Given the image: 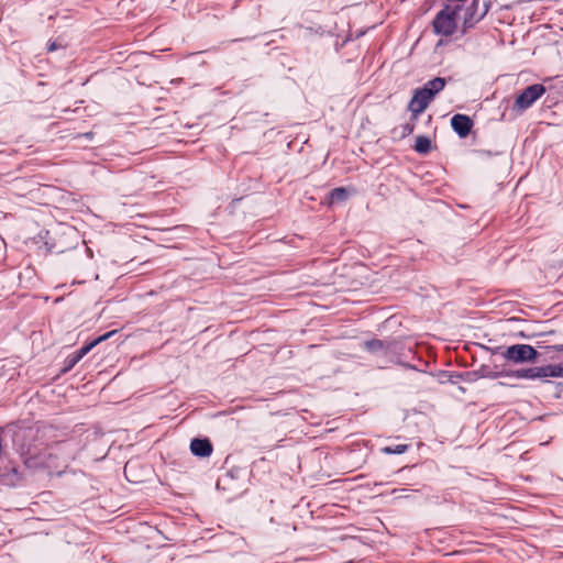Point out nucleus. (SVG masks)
Wrapping results in <instances>:
<instances>
[{
  "mask_svg": "<svg viewBox=\"0 0 563 563\" xmlns=\"http://www.w3.org/2000/svg\"><path fill=\"white\" fill-rule=\"evenodd\" d=\"M130 467V463H126L124 472L126 473L128 468Z\"/></svg>",
  "mask_w": 563,
  "mask_h": 563,
  "instance_id": "412c9836",
  "label": "nucleus"
},
{
  "mask_svg": "<svg viewBox=\"0 0 563 563\" xmlns=\"http://www.w3.org/2000/svg\"><path fill=\"white\" fill-rule=\"evenodd\" d=\"M433 100L430 92H427L422 87L417 88L413 91V96L408 104V110L416 118L421 114L429 106V103Z\"/></svg>",
  "mask_w": 563,
  "mask_h": 563,
  "instance_id": "423d86ee",
  "label": "nucleus"
},
{
  "mask_svg": "<svg viewBox=\"0 0 563 563\" xmlns=\"http://www.w3.org/2000/svg\"><path fill=\"white\" fill-rule=\"evenodd\" d=\"M462 8V4L446 2L432 21L433 32L445 37L452 36L457 30L459 14Z\"/></svg>",
  "mask_w": 563,
  "mask_h": 563,
  "instance_id": "f257e3e1",
  "label": "nucleus"
},
{
  "mask_svg": "<svg viewBox=\"0 0 563 563\" xmlns=\"http://www.w3.org/2000/svg\"><path fill=\"white\" fill-rule=\"evenodd\" d=\"M364 349L374 355H387L390 352V343L378 339L364 342Z\"/></svg>",
  "mask_w": 563,
  "mask_h": 563,
  "instance_id": "1a4fd4ad",
  "label": "nucleus"
},
{
  "mask_svg": "<svg viewBox=\"0 0 563 563\" xmlns=\"http://www.w3.org/2000/svg\"><path fill=\"white\" fill-rule=\"evenodd\" d=\"M544 92L545 87L541 84L528 86L516 98L515 108L519 111L529 109Z\"/></svg>",
  "mask_w": 563,
  "mask_h": 563,
  "instance_id": "20e7f679",
  "label": "nucleus"
},
{
  "mask_svg": "<svg viewBox=\"0 0 563 563\" xmlns=\"http://www.w3.org/2000/svg\"><path fill=\"white\" fill-rule=\"evenodd\" d=\"M4 477L7 478L5 483L11 485H15V483L21 479V475L16 467H12L11 474H4Z\"/></svg>",
  "mask_w": 563,
  "mask_h": 563,
  "instance_id": "dca6fc26",
  "label": "nucleus"
},
{
  "mask_svg": "<svg viewBox=\"0 0 563 563\" xmlns=\"http://www.w3.org/2000/svg\"><path fill=\"white\" fill-rule=\"evenodd\" d=\"M117 331L113 330V331H109L98 338H96L95 340H92L91 342H89L88 344H85L84 346H81L80 349H78L75 354L81 360L85 355H87L96 345H98L99 343L108 340L110 336H112Z\"/></svg>",
  "mask_w": 563,
  "mask_h": 563,
  "instance_id": "9d476101",
  "label": "nucleus"
},
{
  "mask_svg": "<svg viewBox=\"0 0 563 563\" xmlns=\"http://www.w3.org/2000/svg\"><path fill=\"white\" fill-rule=\"evenodd\" d=\"M449 377L452 382H455V379H464L466 382H473L478 378L475 376H466L465 374H453V373H450Z\"/></svg>",
  "mask_w": 563,
  "mask_h": 563,
  "instance_id": "a211bd4d",
  "label": "nucleus"
},
{
  "mask_svg": "<svg viewBox=\"0 0 563 563\" xmlns=\"http://www.w3.org/2000/svg\"><path fill=\"white\" fill-rule=\"evenodd\" d=\"M445 82L446 81L444 78L435 77L431 80H428L422 88L427 90V92H430L431 97L434 98L440 91L443 90V88L445 87Z\"/></svg>",
  "mask_w": 563,
  "mask_h": 563,
  "instance_id": "9b49d317",
  "label": "nucleus"
},
{
  "mask_svg": "<svg viewBox=\"0 0 563 563\" xmlns=\"http://www.w3.org/2000/svg\"><path fill=\"white\" fill-rule=\"evenodd\" d=\"M507 377L518 379H545L549 377H563V365H545L530 368H520L505 373Z\"/></svg>",
  "mask_w": 563,
  "mask_h": 563,
  "instance_id": "f03ea898",
  "label": "nucleus"
},
{
  "mask_svg": "<svg viewBox=\"0 0 563 563\" xmlns=\"http://www.w3.org/2000/svg\"><path fill=\"white\" fill-rule=\"evenodd\" d=\"M503 357L514 364L532 363L537 361L538 351L529 344H514L501 352Z\"/></svg>",
  "mask_w": 563,
  "mask_h": 563,
  "instance_id": "7ed1b4c3",
  "label": "nucleus"
},
{
  "mask_svg": "<svg viewBox=\"0 0 563 563\" xmlns=\"http://www.w3.org/2000/svg\"><path fill=\"white\" fill-rule=\"evenodd\" d=\"M415 151L419 154H428L431 151V140L424 135L417 136Z\"/></svg>",
  "mask_w": 563,
  "mask_h": 563,
  "instance_id": "ddd939ff",
  "label": "nucleus"
},
{
  "mask_svg": "<svg viewBox=\"0 0 563 563\" xmlns=\"http://www.w3.org/2000/svg\"><path fill=\"white\" fill-rule=\"evenodd\" d=\"M466 376H475L478 378H497L499 376H505L504 373L494 372L489 366L483 365L478 369L473 372H466Z\"/></svg>",
  "mask_w": 563,
  "mask_h": 563,
  "instance_id": "f8f14e48",
  "label": "nucleus"
},
{
  "mask_svg": "<svg viewBox=\"0 0 563 563\" xmlns=\"http://www.w3.org/2000/svg\"><path fill=\"white\" fill-rule=\"evenodd\" d=\"M488 11V5H484V10L479 11L478 0H472L471 4L464 10L462 22V34H465L470 29L474 27L476 23L484 19Z\"/></svg>",
  "mask_w": 563,
  "mask_h": 563,
  "instance_id": "39448f33",
  "label": "nucleus"
},
{
  "mask_svg": "<svg viewBox=\"0 0 563 563\" xmlns=\"http://www.w3.org/2000/svg\"><path fill=\"white\" fill-rule=\"evenodd\" d=\"M555 351H563V345H554L552 346Z\"/></svg>",
  "mask_w": 563,
  "mask_h": 563,
  "instance_id": "aec40b11",
  "label": "nucleus"
},
{
  "mask_svg": "<svg viewBox=\"0 0 563 563\" xmlns=\"http://www.w3.org/2000/svg\"><path fill=\"white\" fill-rule=\"evenodd\" d=\"M79 361L80 358L75 354V352L69 354L65 360L64 372L71 369Z\"/></svg>",
  "mask_w": 563,
  "mask_h": 563,
  "instance_id": "f3484780",
  "label": "nucleus"
},
{
  "mask_svg": "<svg viewBox=\"0 0 563 563\" xmlns=\"http://www.w3.org/2000/svg\"><path fill=\"white\" fill-rule=\"evenodd\" d=\"M55 49H57V45H56V43H55V42L49 43V44H48V51H49V52H53V51H55Z\"/></svg>",
  "mask_w": 563,
  "mask_h": 563,
  "instance_id": "6ab92c4d",
  "label": "nucleus"
},
{
  "mask_svg": "<svg viewBox=\"0 0 563 563\" xmlns=\"http://www.w3.org/2000/svg\"><path fill=\"white\" fill-rule=\"evenodd\" d=\"M347 190L344 187H338L330 192V198L332 202L343 201L347 198Z\"/></svg>",
  "mask_w": 563,
  "mask_h": 563,
  "instance_id": "2eb2a0df",
  "label": "nucleus"
},
{
  "mask_svg": "<svg viewBox=\"0 0 563 563\" xmlns=\"http://www.w3.org/2000/svg\"><path fill=\"white\" fill-rule=\"evenodd\" d=\"M409 445L407 444H397V445H388L380 449V452L384 454H404L408 451Z\"/></svg>",
  "mask_w": 563,
  "mask_h": 563,
  "instance_id": "4468645a",
  "label": "nucleus"
},
{
  "mask_svg": "<svg viewBox=\"0 0 563 563\" xmlns=\"http://www.w3.org/2000/svg\"><path fill=\"white\" fill-rule=\"evenodd\" d=\"M451 126L460 137H466L473 128V121L468 115L457 113L452 117Z\"/></svg>",
  "mask_w": 563,
  "mask_h": 563,
  "instance_id": "0eeeda50",
  "label": "nucleus"
},
{
  "mask_svg": "<svg viewBox=\"0 0 563 563\" xmlns=\"http://www.w3.org/2000/svg\"><path fill=\"white\" fill-rule=\"evenodd\" d=\"M190 451L195 456L208 457L212 454L213 448L209 439L196 438L190 442Z\"/></svg>",
  "mask_w": 563,
  "mask_h": 563,
  "instance_id": "6e6552de",
  "label": "nucleus"
}]
</instances>
